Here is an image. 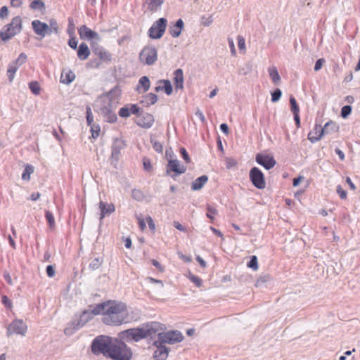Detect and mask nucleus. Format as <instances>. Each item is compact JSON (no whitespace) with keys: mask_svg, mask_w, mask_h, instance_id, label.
I'll list each match as a JSON object with an SVG mask.
<instances>
[{"mask_svg":"<svg viewBox=\"0 0 360 360\" xmlns=\"http://www.w3.org/2000/svg\"><path fill=\"white\" fill-rule=\"evenodd\" d=\"M252 184L258 189H264L266 187L264 175L257 167H252L249 174Z\"/></svg>","mask_w":360,"mask_h":360,"instance_id":"obj_11","label":"nucleus"},{"mask_svg":"<svg viewBox=\"0 0 360 360\" xmlns=\"http://www.w3.org/2000/svg\"><path fill=\"white\" fill-rule=\"evenodd\" d=\"M86 122L88 125L93 124L94 117L90 108H87L86 109Z\"/></svg>","mask_w":360,"mask_h":360,"instance_id":"obj_51","label":"nucleus"},{"mask_svg":"<svg viewBox=\"0 0 360 360\" xmlns=\"http://www.w3.org/2000/svg\"><path fill=\"white\" fill-rule=\"evenodd\" d=\"M119 115L122 117H128L131 115L129 108L124 107L120 109Z\"/></svg>","mask_w":360,"mask_h":360,"instance_id":"obj_49","label":"nucleus"},{"mask_svg":"<svg viewBox=\"0 0 360 360\" xmlns=\"http://www.w3.org/2000/svg\"><path fill=\"white\" fill-rule=\"evenodd\" d=\"M248 267L252 269L253 270L256 271L258 269V262H257V257L255 255H252L250 257V262L247 264Z\"/></svg>","mask_w":360,"mask_h":360,"instance_id":"obj_40","label":"nucleus"},{"mask_svg":"<svg viewBox=\"0 0 360 360\" xmlns=\"http://www.w3.org/2000/svg\"><path fill=\"white\" fill-rule=\"evenodd\" d=\"M75 79L74 72L70 70H63L60 76V82L64 84H70Z\"/></svg>","mask_w":360,"mask_h":360,"instance_id":"obj_29","label":"nucleus"},{"mask_svg":"<svg viewBox=\"0 0 360 360\" xmlns=\"http://www.w3.org/2000/svg\"><path fill=\"white\" fill-rule=\"evenodd\" d=\"M165 0H147L144 5L147 6L148 10L154 13L162 6Z\"/></svg>","mask_w":360,"mask_h":360,"instance_id":"obj_28","label":"nucleus"},{"mask_svg":"<svg viewBox=\"0 0 360 360\" xmlns=\"http://www.w3.org/2000/svg\"><path fill=\"white\" fill-rule=\"evenodd\" d=\"M32 29L34 33L41 37H44L49 34V27L45 23L39 20H34L32 22Z\"/></svg>","mask_w":360,"mask_h":360,"instance_id":"obj_15","label":"nucleus"},{"mask_svg":"<svg viewBox=\"0 0 360 360\" xmlns=\"http://www.w3.org/2000/svg\"><path fill=\"white\" fill-rule=\"evenodd\" d=\"M183 340L184 335L179 330L163 331L162 334H160V339H158V343L174 345L181 342Z\"/></svg>","mask_w":360,"mask_h":360,"instance_id":"obj_7","label":"nucleus"},{"mask_svg":"<svg viewBox=\"0 0 360 360\" xmlns=\"http://www.w3.org/2000/svg\"><path fill=\"white\" fill-rule=\"evenodd\" d=\"M208 181V177L206 175H202L197 178L191 185V188L193 191H197L202 188V186Z\"/></svg>","mask_w":360,"mask_h":360,"instance_id":"obj_30","label":"nucleus"},{"mask_svg":"<svg viewBox=\"0 0 360 360\" xmlns=\"http://www.w3.org/2000/svg\"><path fill=\"white\" fill-rule=\"evenodd\" d=\"M90 55V50L89 46L85 43L79 44L77 49V56L80 60H86Z\"/></svg>","mask_w":360,"mask_h":360,"instance_id":"obj_26","label":"nucleus"},{"mask_svg":"<svg viewBox=\"0 0 360 360\" xmlns=\"http://www.w3.org/2000/svg\"><path fill=\"white\" fill-rule=\"evenodd\" d=\"M167 21L161 18L155 21L149 29V37L152 39H160L165 32Z\"/></svg>","mask_w":360,"mask_h":360,"instance_id":"obj_10","label":"nucleus"},{"mask_svg":"<svg viewBox=\"0 0 360 360\" xmlns=\"http://www.w3.org/2000/svg\"><path fill=\"white\" fill-rule=\"evenodd\" d=\"M255 160L259 165L263 166L266 169L273 168L276 165V160L270 155L258 153L256 155Z\"/></svg>","mask_w":360,"mask_h":360,"instance_id":"obj_13","label":"nucleus"},{"mask_svg":"<svg viewBox=\"0 0 360 360\" xmlns=\"http://www.w3.org/2000/svg\"><path fill=\"white\" fill-rule=\"evenodd\" d=\"M8 15V9L7 6H2L0 9V18L4 19V18H7Z\"/></svg>","mask_w":360,"mask_h":360,"instance_id":"obj_54","label":"nucleus"},{"mask_svg":"<svg viewBox=\"0 0 360 360\" xmlns=\"http://www.w3.org/2000/svg\"><path fill=\"white\" fill-rule=\"evenodd\" d=\"M95 54L98 58L105 63H110L112 60L111 53L104 48H98L95 51Z\"/></svg>","mask_w":360,"mask_h":360,"instance_id":"obj_24","label":"nucleus"},{"mask_svg":"<svg viewBox=\"0 0 360 360\" xmlns=\"http://www.w3.org/2000/svg\"><path fill=\"white\" fill-rule=\"evenodd\" d=\"M54 256H55V253H52L49 250H46L44 252L43 261L53 262Z\"/></svg>","mask_w":360,"mask_h":360,"instance_id":"obj_45","label":"nucleus"},{"mask_svg":"<svg viewBox=\"0 0 360 360\" xmlns=\"http://www.w3.org/2000/svg\"><path fill=\"white\" fill-rule=\"evenodd\" d=\"M95 307L94 308L89 309L88 310H85L82 312L81 314L77 324H75V323H72V325L75 326L73 328V330H77L82 326H83L86 323H87L89 320H91L94 315H98V314H96L95 311Z\"/></svg>","mask_w":360,"mask_h":360,"instance_id":"obj_14","label":"nucleus"},{"mask_svg":"<svg viewBox=\"0 0 360 360\" xmlns=\"http://www.w3.org/2000/svg\"><path fill=\"white\" fill-rule=\"evenodd\" d=\"M99 208L101 210V218H103L106 214H110L115 211V206L112 203H105L104 202H100Z\"/></svg>","mask_w":360,"mask_h":360,"instance_id":"obj_27","label":"nucleus"},{"mask_svg":"<svg viewBox=\"0 0 360 360\" xmlns=\"http://www.w3.org/2000/svg\"><path fill=\"white\" fill-rule=\"evenodd\" d=\"M152 264L154 266H155L159 271H164V268L162 267V266L160 264V263L155 260V259H153L152 260Z\"/></svg>","mask_w":360,"mask_h":360,"instance_id":"obj_60","label":"nucleus"},{"mask_svg":"<svg viewBox=\"0 0 360 360\" xmlns=\"http://www.w3.org/2000/svg\"><path fill=\"white\" fill-rule=\"evenodd\" d=\"M30 8L34 11H39L42 13L46 9L45 4L41 0H33L30 4Z\"/></svg>","mask_w":360,"mask_h":360,"instance_id":"obj_31","label":"nucleus"},{"mask_svg":"<svg viewBox=\"0 0 360 360\" xmlns=\"http://www.w3.org/2000/svg\"><path fill=\"white\" fill-rule=\"evenodd\" d=\"M94 311L103 315L102 321L108 326H120L131 321L126 304L122 302L110 300L96 304Z\"/></svg>","mask_w":360,"mask_h":360,"instance_id":"obj_1","label":"nucleus"},{"mask_svg":"<svg viewBox=\"0 0 360 360\" xmlns=\"http://www.w3.org/2000/svg\"><path fill=\"white\" fill-rule=\"evenodd\" d=\"M154 122L153 116L149 113L140 115L138 118L137 124L143 128H150Z\"/></svg>","mask_w":360,"mask_h":360,"instance_id":"obj_19","label":"nucleus"},{"mask_svg":"<svg viewBox=\"0 0 360 360\" xmlns=\"http://www.w3.org/2000/svg\"><path fill=\"white\" fill-rule=\"evenodd\" d=\"M2 302L7 307L11 308L12 306L11 300L8 298V297L6 295L2 296Z\"/></svg>","mask_w":360,"mask_h":360,"instance_id":"obj_58","label":"nucleus"},{"mask_svg":"<svg viewBox=\"0 0 360 360\" xmlns=\"http://www.w3.org/2000/svg\"><path fill=\"white\" fill-rule=\"evenodd\" d=\"M45 217L49 224V226L53 228L55 226V219L53 214L50 211H46Z\"/></svg>","mask_w":360,"mask_h":360,"instance_id":"obj_44","label":"nucleus"},{"mask_svg":"<svg viewBox=\"0 0 360 360\" xmlns=\"http://www.w3.org/2000/svg\"><path fill=\"white\" fill-rule=\"evenodd\" d=\"M46 271L49 277H53L55 275V267L53 265H49L46 266Z\"/></svg>","mask_w":360,"mask_h":360,"instance_id":"obj_55","label":"nucleus"},{"mask_svg":"<svg viewBox=\"0 0 360 360\" xmlns=\"http://www.w3.org/2000/svg\"><path fill=\"white\" fill-rule=\"evenodd\" d=\"M238 45L240 50L245 51V39L242 36H238Z\"/></svg>","mask_w":360,"mask_h":360,"instance_id":"obj_52","label":"nucleus"},{"mask_svg":"<svg viewBox=\"0 0 360 360\" xmlns=\"http://www.w3.org/2000/svg\"><path fill=\"white\" fill-rule=\"evenodd\" d=\"M91 127V134L93 139H97L100 135L101 127L98 124H93Z\"/></svg>","mask_w":360,"mask_h":360,"instance_id":"obj_39","label":"nucleus"},{"mask_svg":"<svg viewBox=\"0 0 360 360\" xmlns=\"http://www.w3.org/2000/svg\"><path fill=\"white\" fill-rule=\"evenodd\" d=\"M79 34L82 39H94L97 37L98 34L91 30L86 25L81 26L78 30Z\"/></svg>","mask_w":360,"mask_h":360,"instance_id":"obj_21","label":"nucleus"},{"mask_svg":"<svg viewBox=\"0 0 360 360\" xmlns=\"http://www.w3.org/2000/svg\"><path fill=\"white\" fill-rule=\"evenodd\" d=\"M101 112L108 122L114 123L117 120L116 114L110 108V104H109L108 106H103L101 108Z\"/></svg>","mask_w":360,"mask_h":360,"instance_id":"obj_20","label":"nucleus"},{"mask_svg":"<svg viewBox=\"0 0 360 360\" xmlns=\"http://www.w3.org/2000/svg\"><path fill=\"white\" fill-rule=\"evenodd\" d=\"M22 0H11V5L13 7H20L22 5Z\"/></svg>","mask_w":360,"mask_h":360,"instance_id":"obj_64","label":"nucleus"},{"mask_svg":"<svg viewBox=\"0 0 360 360\" xmlns=\"http://www.w3.org/2000/svg\"><path fill=\"white\" fill-rule=\"evenodd\" d=\"M328 128H331L332 130H335L336 129V123L333 121H330L326 122L323 127L320 124H315L313 129L308 134L309 140L311 143L319 141L324 134H328Z\"/></svg>","mask_w":360,"mask_h":360,"instance_id":"obj_5","label":"nucleus"},{"mask_svg":"<svg viewBox=\"0 0 360 360\" xmlns=\"http://www.w3.org/2000/svg\"><path fill=\"white\" fill-rule=\"evenodd\" d=\"M153 147L155 151L158 153H162L163 150L162 145L158 141H154L153 143Z\"/></svg>","mask_w":360,"mask_h":360,"instance_id":"obj_56","label":"nucleus"},{"mask_svg":"<svg viewBox=\"0 0 360 360\" xmlns=\"http://www.w3.org/2000/svg\"><path fill=\"white\" fill-rule=\"evenodd\" d=\"M174 84L176 89L184 88V73L181 69H177L174 72Z\"/></svg>","mask_w":360,"mask_h":360,"instance_id":"obj_23","label":"nucleus"},{"mask_svg":"<svg viewBox=\"0 0 360 360\" xmlns=\"http://www.w3.org/2000/svg\"><path fill=\"white\" fill-rule=\"evenodd\" d=\"M119 338L125 342H138L146 338V333H144L141 326L139 328H133L120 332L119 333Z\"/></svg>","mask_w":360,"mask_h":360,"instance_id":"obj_6","label":"nucleus"},{"mask_svg":"<svg viewBox=\"0 0 360 360\" xmlns=\"http://www.w3.org/2000/svg\"><path fill=\"white\" fill-rule=\"evenodd\" d=\"M186 171V167L181 165L179 160L174 159L171 160L168 162L167 166V172L169 173V172H173L176 174V175L181 174L185 173Z\"/></svg>","mask_w":360,"mask_h":360,"instance_id":"obj_17","label":"nucleus"},{"mask_svg":"<svg viewBox=\"0 0 360 360\" xmlns=\"http://www.w3.org/2000/svg\"><path fill=\"white\" fill-rule=\"evenodd\" d=\"M337 193L341 199L345 200L347 198V191H345L340 185L337 186Z\"/></svg>","mask_w":360,"mask_h":360,"instance_id":"obj_50","label":"nucleus"},{"mask_svg":"<svg viewBox=\"0 0 360 360\" xmlns=\"http://www.w3.org/2000/svg\"><path fill=\"white\" fill-rule=\"evenodd\" d=\"M325 63V60L323 58H320L316 60L314 66V70L319 71L323 66V63Z\"/></svg>","mask_w":360,"mask_h":360,"instance_id":"obj_57","label":"nucleus"},{"mask_svg":"<svg viewBox=\"0 0 360 360\" xmlns=\"http://www.w3.org/2000/svg\"><path fill=\"white\" fill-rule=\"evenodd\" d=\"M109 357L114 360H130L132 356L131 349L124 342V340L117 338L113 340Z\"/></svg>","mask_w":360,"mask_h":360,"instance_id":"obj_3","label":"nucleus"},{"mask_svg":"<svg viewBox=\"0 0 360 360\" xmlns=\"http://www.w3.org/2000/svg\"><path fill=\"white\" fill-rule=\"evenodd\" d=\"M195 115L200 120L201 122H204L205 121V117L203 115V112L198 109L195 112Z\"/></svg>","mask_w":360,"mask_h":360,"instance_id":"obj_61","label":"nucleus"},{"mask_svg":"<svg viewBox=\"0 0 360 360\" xmlns=\"http://www.w3.org/2000/svg\"><path fill=\"white\" fill-rule=\"evenodd\" d=\"M136 218L138 221L139 227L141 231H143L146 229V221H147L150 229L152 231H155V224L153 219L151 218V217L147 216L146 218H143L141 214H139V215H136Z\"/></svg>","mask_w":360,"mask_h":360,"instance_id":"obj_18","label":"nucleus"},{"mask_svg":"<svg viewBox=\"0 0 360 360\" xmlns=\"http://www.w3.org/2000/svg\"><path fill=\"white\" fill-rule=\"evenodd\" d=\"M27 58V55L24 53H22L13 63L20 68V66L26 62Z\"/></svg>","mask_w":360,"mask_h":360,"instance_id":"obj_42","label":"nucleus"},{"mask_svg":"<svg viewBox=\"0 0 360 360\" xmlns=\"http://www.w3.org/2000/svg\"><path fill=\"white\" fill-rule=\"evenodd\" d=\"M115 339L104 335L96 337L91 344L92 352L95 354H103L104 356L109 357Z\"/></svg>","mask_w":360,"mask_h":360,"instance_id":"obj_2","label":"nucleus"},{"mask_svg":"<svg viewBox=\"0 0 360 360\" xmlns=\"http://www.w3.org/2000/svg\"><path fill=\"white\" fill-rule=\"evenodd\" d=\"M156 349L154 352L153 357L156 360H165L168 356L169 349L164 344L158 343V340L154 342Z\"/></svg>","mask_w":360,"mask_h":360,"instance_id":"obj_16","label":"nucleus"},{"mask_svg":"<svg viewBox=\"0 0 360 360\" xmlns=\"http://www.w3.org/2000/svg\"><path fill=\"white\" fill-rule=\"evenodd\" d=\"M22 28V21L20 16H15L11 19V21L6 25L3 30L0 32V39L3 41H6L16 34H19Z\"/></svg>","mask_w":360,"mask_h":360,"instance_id":"obj_4","label":"nucleus"},{"mask_svg":"<svg viewBox=\"0 0 360 360\" xmlns=\"http://www.w3.org/2000/svg\"><path fill=\"white\" fill-rule=\"evenodd\" d=\"M290 103L291 111L292 112V113L293 114L299 113V111H300L299 106L297 103V101H296L295 97H293L292 96H291L290 98Z\"/></svg>","mask_w":360,"mask_h":360,"instance_id":"obj_41","label":"nucleus"},{"mask_svg":"<svg viewBox=\"0 0 360 360\" xmlns=\"http://www.w3.org/2000/svg\"><path fill=\"white\" fill-rule=\"evenodd\" d=\"M160 91H165L167 95H170L172 93V86L169 80H160L159 85L155 87V91L159 92Z\"/></svg>","mask_w":360,"mask_h":360,"instance_id":"obj_25","label":"nucleus"},{"mask_svg":"<svg viewBox=\"0 0 360 360\" xmlns=\"http://www.w3.org/2000/svg\"><path fill=\"white\" fill-rule=\"evenodd\" d=\"M27 329V326L23 321L16 319L12 321L7 327L6 335L8 337H10L13 334L25 336Z\"/></svg>","mask_w":360,"mask_h":360,"instance_id":"obj_12","label":"nucleus"},{"mask_svg":"<svg viewBox=\"0 0 360 360\" xmlns=\"http://www.w3.org/2000/svg\"><path fill=\"white\" fill-rule=\"evenodd\" d=\"M150 86V82L148 77L143 76L139 79V85H138V89L139 88H143V92H146Z\"/></svg>","mask_w":360,"mask_h":360,"instance_id":"obj_32","label":"nucleus"},{"mask_svg":"<svg viewBox=\"0 0 360 360\" xmlns=\"http://www.w3.org/2000/svg\"><path fill=\"white\" fill-rule=\"evenodd\" d=\"M49 27V34H50L51 32L58 33L59 30V26L58 25V22L55 19H51L49 20V25H48Z\"/></svg>","mask_w":360,"mask_h":360,"instance_id":"obj_37","label":"nucleus"},{"mask_svg":"<svg viewBox=\"0 0 360 360\" xmlns=\"http://www.w3.org/2000/svg\"><path fill=\"white\" fill-rule=\"evenodd\" d=\"M68 44L72 49H76L77 47V41L75 38L70 39L68 41Z\"/></svg>","mask_w":360,"mask_h":360,"instance_id":"obj_59","label":"nucleus"},{"mask_svg":"<svg viewBox=\"0 0 360 360\" xmlns=\"http://www.w3.org/2000/svg\"><path fill=\"white\" fill-rule=\"evenodd\" d=\"M144 333H146V338L158 336L160 339V334H162L165 330V327L164 325L159 322L152 321L142 325Z\"/></svg>","mask_w":360,"mask_h":360,"instance_id":"obj_8","label":"nucleus"},{"mask_svg":"<svg viewBox=\"0 0 360 360\" xmlns=\"http://www.w3.org/2000/svg\"><path fill=\"white\" fill-rule=\"evenodd\" d=\"M207 212L206 214L207 217L210 218L212 221L214 219V215L217 214V210L212 206L208 205L207 207Z\"/></svg>","mask_w":360,"mask_h":360,"instance_id":"obj_43","label":"nucleus"},{"mask_svg":"<svg viewBox=\"0 0 360 360\" xmlns=\"http://www.w3.org/2000/svg\"><path fill=\"white\" fill-rule=\"evenodd\" d=\"M188 278L192 283H195L196 286L200 287L202 285V280L198 276L190 274Z\"/></svg>","mask_w":360,"mask_h":360,"instance_id":"obj_46","label":"nucleus"},{"mask_svg":"<svg viewBox=\"0 0 360 360\" xmlns=\"http://www.w3.org/2000/svg\"><path fill=\"white\" fill-rule=\"evenodd\" d=\"M268 71L273 82L275 84H277L281 80V77L278 74L276 68L274 66L271 67L269 68Z\"/></svg>","mask_w":360,"mask_h":360,"instance_id":"obj_33","label":"nucleus"},{"mask_svg":"<svg viewBox=\"0 0 360 360\" xmlns=\"http://www.w3.org/2000/svg\"><path fill=\"white\" fill-rule=\"evenodd\" d=\"M180 153L185 162L186 163H189L191 162V158L186 150L184 148H181Z\"/></svg>","mask_w":360,"mask_h":360,"instance_id":"obj_53","label":"nucleus"},{"mask_svg":"<svg viewBox=\"0 0 360 360\" xmlns=\"http://www.w3.org/2000/svg\"><path fill=\"white\" fill-rule=\"evenodd\" d=\"M4 278H5V280L6 281V282L9 284V285H13V281H12V278L10 276V274L8 273V272H4Z\"/></svg>","mask_w":360,"mask_h":360,"instance_id":"obj_63","label":"nucleus"},{"mask_svg":"<svg viewBox=\"0 0 360 360\" xmlns=\"http://www.w3.org/2000/svg\"><path fill=\"white\" fill-rule=\"evenodd\" d=\"M184 28V22L179 19L176 23L169 27V32L172 37H178Z\"/></svg>","mask_w":360,"mask_h":360,"instance_id":"obj_22","label":"nucleus"},{"mask_svg":"<svg viewBox=\"0 0 360 360\" xmlns=\"http://www.w3.org/2000/svg\"><path fill=\"white\" fill-rule=\"evenodd\" d=\"M103 259L102 257L94 258L89 264V268L96 270L98 269L102 264Z\"/></svg>","mask_w":360,"mask_h":360,"instance_id":"obj_36","label":"nucleus"},{"mask_svg":"<svg viewBox=\"0 0 360 360\" xmlns=\"http://www.w3.org/2000/svg\"><path fill=\"white\" fill-rule=\"evenodd\" d=\"M281 91L279 89H276L272 94H271V101L275 103L277 102L281 96Z\"/></svg>","mask_w":360,"mask_h":360,"instance_id":"obj_47","label":"nucleus"},{"mask_svg":"<svg viewBox=\"0 0 360 360\" xmlns=\"http://www.w3.org/2000/svg\"><path fill=\"white\" fill-rule=\"evenodd\" d=\"M352 112V108L349 105H345L341 110V116L346 118Z\"/></svg>","mask_w":360,"mask_h":360,"instance_id":"obj_48","label":"nucleus"},{"mask_svg":"<svg viewBox=\"0 0 360 360\" xmlns=\"http://www.w3.org/2000/svg\"><path fill=\"white\" fill-rule=\"evenodd\" d=\"M19 68L18 65L11 63L7 69V75L10 82H12L14 79L15 74Z\"/></svg>","mask_w":360,"mask_h":360,"instance_id":"obj_34","label":"nucleus"},{"mask_svg":"<svg viewBox=\"0 0 360 360\" xmlns=\"http://www.w3.org/2000/svg\"><path fill=\"white\" fill-rule=\"evenodd\" d=\"M157 59V50L151 46L144 47L139 53V60L145 65H153Z\"/></svg>","mask_w":360,"mask_h":360,"instance_id":"obj_9","label":"nucleus"},{"mask_svg":"<svg viewBox=\"0 0 360 360\" xmlns=\"http://www.w3.org/2000/svg\"><path fill=\"white\" fill-rule=\"evenodd\" d=\"M34 172V167L32 165H27L22 174V179L25 181L30 179V175Z\"/></svg>","mask_w":360,"mask_h":360,"instance_id":"obj_35","label":"nucleus"},{"mask_svg":"<svg viewBox=\"0 0 360 360\" xmlns=\"http://www.w3.org/2000/svg\"><path fill=\"white\" fill-rule=\"evenodd\" d=\"M174 226L178 230L181 231H186V229L184 228V226L181 224L178 221H174Z\"/></svg>","mask_w":360,"mask_h":360,"instance_id":"obj_62","label":"nucleus"},{"mask_svg":"<svg viewBox=\"0 0 360 360\" xmlns=\"http://www.w3.org/2000/svg\"><path fill=\"white\" fill-rule=\"evenodd\" d=\"M30 91L34 94L38 95L40 94L41 87L37 82H32L29 84Z\"/></svg>","mask_w":360,"mask_h":360,"instance_id":"obj_38","label":"nucleus"}]
</instances>
